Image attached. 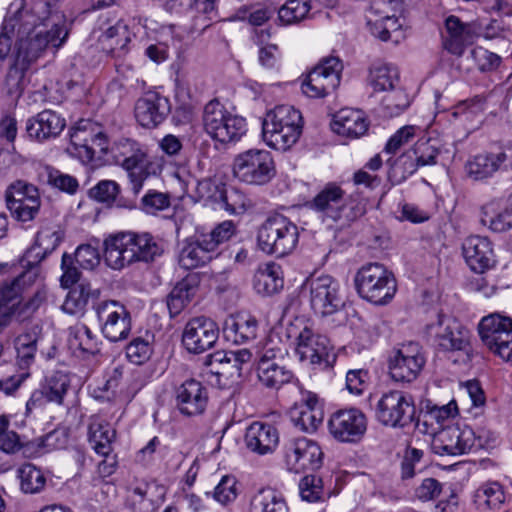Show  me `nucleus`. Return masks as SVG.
<instances>
[{
    "mask_svg": "<svg viewBox=\"0 0 512 512\" xmlns=\"http://www.w3.org/2000/svg\"><path fill=\"white\" fill-rule=\"evenodd\" d=\"M153 352L149 337H136L126 346L127 359L136 365L147 362Z\"/></svg>",
    "mask_w": 512,
    "mask_h": 512,
    "instance_id": "4d7b16f0",
    "label": "nucleus"
},
{
    "mask_svg": "<svg viewBox=\"0 0 512 512\" xmlns=\"http://www.w3.org/2000/svg\"><path fill=\"white\" fill-rule=\"evenodd\" d=\"M244 443L252 453L258 455L270 454L278 446L279 433L273 425L256 421L247 427Z\"/></svg>",
    "mask_w": 512,
    "mask_h": 512,
    "instance_id": "473e14b6",
    "label": "nucleus"
},
{
    "mask_svg": "<svg viewBox=\"0 0 512 512\" xmlns=\"http://www.w3.org/2000/svg\"><path fill=\"white\" fill-rule=\"evenodd\" d=\"M284 285L281 267L268 263L260 268L254 276V288L258 294L270 296L279 292Z\"/></svg>",
    "mask_w": 512,
    "mask_h": 512,
    "instance_id": "37998d69",
    "label": "nucleus"
},
{
    "mask_svg": "<svg viewBox=\"0 0 512 512\" xmlns=\"http://www.w3.org/2000/svg\"><path fill=\"white\" fill-rule=\"evenodd\" d=\"M176 406L187 416L204 412L208 402V392L200 381L189 379L176 388Z\"/></svg>",
    "mask_w": 512,
    "mask_h": 512,
    "instance_id": "c756f323",
    "label": "nucleus"
},
{
    "mask_svg": "<svg viewBox=\"0 0 512 512\" xmlns=\"http://www.w3.org/2000/svg\"><path fill=\"white\" fill-rule=\"evenodd\" d=\"M106 264L120 270L135 262H150L163 253L159 241L148 232H121L104 241Z\"/></svg>",
    "mask_w": 512,
    "mask_h": 512,
    "instance_id": "f03ea898",
    "label": "nucleus"
},
{
    "mask_svg": "<svg viewBox=\"0 0 512 512\" xmlns=\"http://www.w3.org/2000/svg\"><path fill=\"white\" fill-rule=\"evenodd\" d=\"M303 288L309 291L310 305L316 314L332 315L344 306L340 284L330 275L310 277Z\"/></svg>",
    "mask_w": 512,
    "mask_h": 512,
    "instance_id": "9b49d317",
    "label": "nucleus"
},
{
    "mask_svg": "<svg viewBox=\"0 0 512 512\" xmlns=\"http://www.w3.org/2000/svg\"><path fill=\"white\" fill-rule=\"evenodd\" d=\"M354 285L362 299L375 305L389 303L397 292L394 274L377 262L361 266L354 276Z\"/></svg>",
    "mask_w": 512,
    "mask_h": 512,
    "instance_id": "20e7f679",
    "label": "nucleus"
},
{
    "mask_svg": "<svg viewBox=\"0 0 512 512\" xmlns=\"http://www.w3.org/2000/svg\"><path fill=\"white\" fill-rule=\"evenodd\" d=\"M69 347L82 355H96L101 350L102 341L87 325L76 323L69 328Z\"/></svg>",
    "mask_w": 512,
    "mask_h": 512,
    "instance_id": "ea45409f",
    "label": "nucleus"
},
{
    "mask_svg": "<svg viewBox=\"0 0 512 512\" xmlns=\"http://www.w3.org/2000/svg\"><path fill=\"white\" fill-rule=\"evenodd\" d=\"M342 69L339 58H324L303 81L302 92L310 98L325 97L339 86Z\"/></svg>",
    "mask_w": 512,
    "mask_h": 512,
    "instance_id": "ddd939ff",
    "label": "nucleus"
},
{
    "mask_svg": "<svg viewBox=\"0 0 512 512\" xmlns=\"http://www.w3.org/2000/svg\"><path fill=\"white\" fill-rule=\"evenodd\" d=\"M69 388L70 378L68 374L62 371H55L46 376L39 389L33 391L26 403V407L28 410H32L46 403L62 405Z\"/></svg>",
    "mask_w": 512,
    "mask_h": 512,
    "instance_id": "cd10ccee",
    "label": "nucleus"
},
{
    "mask_svg": "<svg viewBox=\"0 0 512 512\" xmlns=\"http://www.w3.org/2000/svg\"><path fill=\"white\" fill-rule=\"evenodd\" d=\"M196 287L188 279L179 282L167 297V307L172 317L177 316L192 300Z\"/></svg>",
    "mask_w": 512,
    "mask_h": 512,
    "instance_id": "864d4df0",
    "label": "nucleus"
},
{
    "mask_svg": "<svg viewBox=\"0 0 512 512\" xmlns=\"http://www.w3.org/2000/svg\"><path fill=\"white\" fill-rule=\"evenodd\" d=\"M290 417L299 430L306 433L315 432L324 419L323 408L317 395L311 392L303 394L301 402L291 410Z\"/></svg>",
    "mask_w": 512,
    "mask_h": 512,
    "instance_id": "c85d7f7f",
    "label": "nucleus"
},
{
    "mask_svg": "<svg viewBox=\"0 0 512 512\" xmlns=\"http://www.w3.org/2000/svg\"><path fill=\"white\" fill-rule=\"evenodd\" d=\"M485 110V101L482 97L476 96L470 100L459 103L453 110L454 118L463 117L465 120L471 121L475 117L483 114Z\"/></svg>",
    "mask_w": 512,
    "mask_h": 512,
    "instance_id": "0e129e2a",
    "label": "nucleus"
},
{
    "mask_svg": "<svg viewBox=\"0 0 512 512\" xmlns=\"http://www.w3.org/2000/svg\"><path fill=\"white\" fill-rule=\"evenodd\" d=\"M5 197L7 208L17 221H32L41 207L38 188L24 180H17L10 184Z\"/></svg>",
    "mask_w": 512,
    "mask_h": 512,
    "instance_id": "4468645a",
    "label": "nucleus"
},
{
    "mask_svg": "<svg viewBox=\"0 0 512 512\" xmlns=\"http://www.w3.org/2000/svg\"><path fill=\"white\" fill-rule=\"evenodd\" d=\"M154 490L159 492L161 496L164 494V487L154 481H140L131 488L132 494L138 497V502L141 505L139 512H148L154 509Z\"/></svg>",
    "mask_w": 512,
    "mask_h": 512,
    "instance_id": "6e6d98bb",
    "label": "nucleus"
},
{
    "mask_svg": "<svg viewBox=\"0 0 512 512\" xmlns=\"http://www.w3.org/2000/svg\"><path fill=\"white\" fill-rule=\"evenodd\" d=\"M213 244L207 243L202 235L196 239H187L178 255V263L184 269H194L203 266L217 257L212 248Z\"/></svg>",
    "mask_w": 512,
    "mask_h": 512,
    "instance_id": "c9c22d12",
    "label": "nucleus"
},
{
    "mask_svg": "<svg viewBox=\"0 0 512 512\" xmlns=\"http://www.w3.org/2000/svg\"><path fill=\"white\" fill-rule=\"evenodd\" d=\"M232 172L236 179L248 185H265L276 175L275 163L269 151L250 149L235 156Z\"/></svg>",
    "mask_w": 512,
    "mask_h": 512,
    "instance_id": "6e6552de",
    "label": "nucleus"
},
{
    "mask_svg": "<svg viewBox=\"0 0 512 512\" xmlns=\"http://www.w3.org/2000/svg\"><path fill=\"white\" fill-rule=\"evenodd\" d=\"M462 253L475 273H484L495 263L492 243L486 237L469 236L462 244Z\"/></svg>",
    "mask_w": 512,
    "mask_h": 512,
    "instance_id": "7c9ffc66",
    "label": "nucleus"
},
{
    "mask_svg": "<svg viewBox=\"0 0 512 512\" xmlns=\"http://www.w3.org/2000/svg\"><path fill=\"white\" fill-rule=\"evenodd\" d=\"M475 442L476 435L471 427L450 425L434 433L431 449L441 456H458L470 451Z\"/></svg>",
    "mask_w": 512,
    "mask_h": 512,
    "instance_id": "a211bd4d",
    "label": "nucleus"
},
{
    "mask_svg": "<svg viewBox=\"0 0 512 512\" xmlns=\"http://www.w3.org/2000/svg\"><path fill=\"white\" fill-rule=\"evenodd\" d=\"M99 296V291L92 289L88 283H80L72 288L62 305L65 313L75 315L81 313L86 308L90 299H95Z\"/></svg>",
    "mask_w": 512,
    "mask_h": 512,
    "instance_id": "49530a36",
    "label": "nucleus"
},
{
    "mask_svg": "<svg viewBox=\"0 0 512 512\" xmlns=\"http://www.w3.org/2000/svg\"><path fill=\"white\" fill-rule=\"evenodd\" d=\"M368 121L360 110L344 108L338 111L331 123L332 130L338 135L355 139L368 130Z\"/></svg>",
    "mask_w": 512,
    "mask_h": 512,
    "instance_id": "f704fd0d",
    "label": "nucleus"
},
{
    "mask_svg": "<svg viewBox=\"0 0 512 512\" xmlns=\"http://www.w3.org/2000/svg\"><path fill=\"white\" fill-rule=\"evenodd\" d=\"M263 139L275 150L286 151L300 138L302 115L290 105H279L267 112L263 123Z\"/></svg>",
    "mask_w": 512,
    "mask_h": 512,
    "instance_id": "7ed1b4c3",
    "label": "nucleus"
},
{
    "mask_svg": "<svg viewBox=\"0 0 512 512\" xmlns=\"http://www.w3.org/2000/svg\"><path fill=\"white\" fill-rule=\"evenodd\" d=\"M258 322L255 317L238 313L226 318L223 325L224 337L235 344L253 340L257 335Z\"/></svg>",
    "mask_w": 512,
    "mask_h": 512,
    "instance_id": "e433bc0d",
    "label": "nucleus"
},
{
    "mask_svg": "<svg viewBox=\"0 0 512 512\" xmlns=\"http://www.w3.org/2000/svg\"><path fill=\"white\" fill-rule=\"evenodd\" d=\"M207 134L221 144L237 142L246 133V120L230 113L218 100L208 102L203 111Z\"/></svg>",
    "mask_w": 512,
    "mask_h": 512,
    "instance_id": "0eeeda50",
    "label": "nucleus"
},
{
    "mask_svg": "<svg viewBox=\"0 0 512 512\" xmlns=\"http://www.w3.org/2000/svg\"><path fill=\"white\" fill-rule=\"evenodd\" d=\"M377 420L389 427H405L412 423L415 405L412 396L398 390L384 393L376 405Z\"/></svg>",
    "mask_w": 512,
    "mask_h": 512,
    "instance_id": "f8f14e48",
    "label": "nucleus"
},
{
    "mask_svg": "<svg viewBox=\"0 0 512 512\" xmlns=\"http://www.w3.org/2000/svg\"><path fill=\"white\" fill-rule=\"evenodd\" d=\"M219 335L216 323L206 317L191 319L185 326L182 342L186 349L195 354L213 347Z\"/></svg>",
    "mask_w": 512,
    "mask_h": 512,
    "instance_id": "a878e982",
    "label": "nucleus"
},
{
    "mask_svg": "<svg viewBox=\"0 0 512 512\" xmlns=\"http://www.w3.org/2000/svg\"><path fill=\"white\" fill-rule=\"evenodd\" d=\"M35 24V13L25 9L24 0H15L8 8L0 33V62L5 60L11 51L12 38Z\"/></svg>",
    "mask_w": 512,
    "mask_h": 512,
    "instance_id": "b1692460",
    "label": "nucleus"
},
{
    "mask_svg": "<svg viewBox=\"0 0 512 512\" xmlns=\"http://www.w3.org/2000/svg\"><path fill=\"white\" fill-rule=\"evenodd\" d=\"M123 159L121 166L127 171L128 177L133 185L134 193H139L143 182L151 174L153 164L150 162L146 148L135 142L127 140L122 145Z\"/></svg>",
    "mask_w": 512,
    "mask_h": 512,
    "instance_id": "393cba45",
    "label": "nucleus"
},
{
    "mask_svg": "<svg viewBox=\"0 0 512 512\" xmlns=\"http://www.w3.org/2000/svg\"><path fill=\"white\" fill-rule=\"evenodd\" d=\"M283 454L286 468L294 473L316 470L323 462V452L318 443L305 437L286 442Z\"/></svg>",
    "mask_w": 512,
    "mask_h": 512,
    "instance_id": "dca6fc26",
    "label": "nucleus"
},
{
    "mask_svg": "<svg viewBox=\"0 0 512 512\" xmlns=\"http://www.w3.org/2000/svg\"><path fill=\"white\" fill-rule=\"evenodd\" d=\"M299 492L302 500L317 502L323 497L322 479L316 475H306L299 483Z\"/></svg>",
    "mask_w": 512,
    "mask_h": 512,
    "instance_id": "e2e57ef3",
    "label": "nucleus"
},
{
    "mask_svg": "<svg viewBox=\"0 0 512 512\" xmlns=\"http://www.w3.org/2000/svg\"><path fill=\"white\" fill-rule=\"evenodd\" d=\"M398 81L399 72L393 65L380 64L370 70L369 83L375 91H392Z\"/></svg>",
    "mask_w": 512,
    "mask_h": 512,
    "instance_id": "3c124183",
    "label": "nucleus"
},
{
    "mask_svg": "<svg viewBox=\"0 0 512 512\" xmlns=\"http://www.w3.org/2000/svg\"><path fill=\"white\" fill-rule=\"evenodd\" d=\"M507 494L504 486L497 481L481 484L473 495L475 507L480 512L500 510L505 504Z\"/></svg>",
    "mask_w": 512,
    "mask_h": 512,
    "instance_id": "58836bf2",
    "label": "nucleus"
},
{
    "mask_svg": "<svg viewBox=\"0 0 512 512\" xmlns=\"http://www.w3.org/2000/svg\"><path fill=\"white\" fill-rule=\"evenodd\" d=\"M470 56L477 68L482 71H492L499 67L501 58L483 47H475L471 50Z\"/></svg>",
    "mask_w": 512,
    "mask_h": 512,
    "instance_id": "338daca9",
    "label": "nucleus"
},
{
    "mask_svg": "<svg viewBox=\"0 0 512 512\" xmlns=\"http://www.w3.org/2000/svg\"><path fill=\"white\" fill-rule=\"evenodd\" d=\"M257 375L259 381L268 388L278 389L290 382L293 374L281 363L263 362L258 364Z\"/></svg>",
    "mask_w": 512,
    "mask_h": 512,
    "instance_id": "de8ad7c7",
    "label": "nucleus"
},
{
    "mask_svg": "<svg viewBox=\"0 0 512 512\" xmlns=\"http://www.w3.org/2000/svg\"><path fill=\"white\" fill-rule=\"evenodd\" d=\"M65 127V120L52 110H44L27 121L28 135L38 141L58 136Z\"/></svg>",
    "mask_w": 512,
    "mask_h": 512,
    "instance_id": "72a5a7b5",
    "label": "nucleus"
},
{
    "mask_svg": "<svg viewBox=\"0 0 512 512\" xmlns=\"http://www.w3.org/2000/svg\"><path fill=\"white\" fill-rule=\"evenodd\" d=\"M75 261L82 268L92 270L100 263V254L97 248L90 244H82L75 251Z\"/></svg>",
    "mask_w": 512,
    "mask_h": 512,
    "instance_id": "774afa93",
    "label": "nucleus"
},
{
    "mask_svg": "<svg viewBox=\"0 0 512 512\" xmlns=\"http://www.w3.org/2000/svg\"><path fill=\"white\" fill-rule=\"evenodd\" d=\"M20 489L25 494L40 493L46 485V477L40 468L26 463L17 470Z\"/></svg>",
    "mask_w": 512,
    "mask_h": 512,
    "instance_id": "8fccbe9b",
    "label": "nucleus"
},
{
    "mask_svg": "<svg viewBox=\"0 0 512 512\" xmlns=\"http://www.w3.org/2000/svg\"><path fill=\"white\" fill-rule=\"evenodd\" d=\"M414 153L416 154V163H410L408 172L414 173L418 167L435 165L439 155V150L427 142H418Z\"/></svg>",
    "mask_w": 512,
    "mask_h": 512,
    "instance_id": "680f3d73",
    "label": "nucleus"
},
{
    "mask_svg": "<svg viewBox=\"0 0 512 512\" xmlns=\"http://www.w3.org/2000/svg\"><path fill=\"white\" fill-rule=\"evenodd\" d=\"M38 177L42 184H47L69 194H74L79 186L76 178L51 166L42 167Z\"/></svg>",
    "mask_w": 512,
    "mask_h": 512,
    "instance_id": "09e8293b",
    "label": "nucleus"
},
{
    "mask_svg": "<svg viewBox=\"0 0 512 512\" xmlns=\"http://www.w3.org/2000/svg\"><path fill=\"white\" fill-rule=\"evenodd\" d=\"M403 8L401 0H377L372 4L371 9L380 16L371 25V32L382 41L399 43L404 38L402 24L399 22L397 13Z\"/></svg>",
    "mask_w": 512,
    "mask_h": 512,
    "instance_id": "aec40b11",
    "label": "nucleus"
},
{
    "mask_svg": "<svg viewBox=\"0 0 512 512\" xmlns=\"http://www.w3.org/2000/svg\"><path fill=\"white\" fill-rule=\"evenodd\" d=\"M50 15L40 23L39 18L35 16V24L25 33H19L16 27L18 63L29 66L41 57L49 46L58 49L66 41L68 30L63 14L54 12Z\"/></svg>",
    "mask_w": 512,
    "mask_h": 512,
    "instance_id": "f257e3e1",
    "label": "nucleus"
},
{
    "mask_svg": "<svg viewBox=\"0 0 512 512\" xmlns=\"http://www.w3.org/2000/svg\"><path fill=\"white\" fill-rule=\"evenodd\" d=\"M476 35L472 24L462 22L458 17L451 15L445 20L444 48L453 55L461 56L465 48L473 43Z\"/></svg>",
    "mask_w": 512,
    "mask_h": 512,
    "instance_id": "2f4dec72",
    "label": "nucleus"
},
{
    "mask_svg": "<svg viewBox=\"0 0 512 512\" xmlns=\"http://www.w3.org/2000/svg\"><path fill=\"white\" fill-rule=\"evenodd\" d=\"M481 223L494 232L512 228V204L501 207L498 201H490L481 208Z\"/></svg>",
    "mask_w": 512,
    "mask_h": 512,
    "instance_id": "79ce46f5",
    "label": "nucleus"
},
{
    "mask_svg": "<svg viewBox=\"0 0 512 512\" xmlns=\"http://www.w3.org/2000/svg\"><path fill=\"white\" fill-rule=\"evenodd\" d=\"M239 494L238 481L233 475H224L216 485L213 498L222 505L236 500Z\"/></svg>",
    "mask_w": 512,
    "mask_h": 512,
    "instance_id": "bf43d9fd",
    "label": "nucleus"
},
{
    "mask_svg": "<svg viewBox=\"0 0 512 512\" xmlns=\"http://www.w3.org/2000/svg\"><path fill=\"white\" fill-rule=\"evenodd\" d=\"M483 344L505 362H512V319L500 313L484 316L478 324Z\"/></svg>",
    "mask_w": 512,
    "mask_h": 512,
    "instance_id": "1a4fd4ad",
    "label": "nucleus"
},
{
    "mask_svg": "<svg viewBox=\"0 0 512 512\" xmlns=\"http://www.w3.org/2000/svg\"><path fill=\"white\" fill-rule=\"evenodd\" d=\"M293 334L296 338L295 352L301 362L311 365L329 364L331 356H334L330 340L318 333L309 321L303 318L295 319L289 328V335Z\"/></svg>",
    "mask_w": 512,
    "mask_h": 512,
    "instance_id": "423d86ee",
    "label": "nucleus"
},
{
    "mask_svg": "<svg viewBox=\"0 0 512 512\" xmlns=\"http://www.w3.org/2000/svg\"><path fill=\"white\" fill-rule=\"evenodd\" d=\"M99 126L89 120H81L70 132L71 147L84 161L94 158V147L90 145L92 134L96 133Z\"/></svg>",
    "mask_w": 512,
    "mask_h": 512,
    "instance_id": "a19ab883",
    "label": "nucleus"
},
{
    "mask_svg": "<svg viewBox=\"0 0 512 512\" xmlns=\"http://www.w3.org/2000/svg\"><path fill=\"white\" fill-rule=\"evenodd\" d=\"M298 240V227L281 214L269 216L257 230L259 249L276 257L290 254L296 248Z\"/></svg>",
    "mask_w": 512,
    "mask_h": 512,
    "instance_id": "39448f33",
    "label": "nucleus"
},
{
    "mask_svg": "<svg viewBox=\"0 0 512 512\" xmlns=\"http://www.w3.org/2000/svg\"><path fill=\"white\" fill-rule=\"evenodd\" d=\"M410 105L408 95L401 89H393L382 100L385 113L390 116H398Z\"/></svg>",
    "mask_w": 512,
    "mask_h": 512,
    "instance_id": "052dcab7",
    "label": "nucleus"
},
{
    "mask_svg": "<svg viewBox=\"0 0 512 512\" xmlns=\"http://www.w3.org/2000/svg\"><path fill=\"white\" fill-rule=\"evenodd\" d=\"M311 9L309 0H288L278 11V19L284 25L304 20Z\"/></svg>",
    "mask_w": 512,
    "mask_h": 512,
    "instance_id": "5fc2aeb1",
    "label": "nucleus"
},
{
    "mask_svg": "<svg viewBox=\"0 0 512 512\" xmlns=\"http://www.w3.org/2000/svg\"><path fill=\"white\" fill-rule=\"evenodd\" d=\"M102 334L110 341L126 339L131 331V317L126 307L115 300H105L94 306Z\"/></svg>",
    "mask_w": 512,
    "mask_h": 512,
    "instance_id": "2eb2a0df",
    "label": "nucleus"
},
{
    "mask_svg": "<svg viewBox=\"0 0 512 512\" xmlns=\"http://www.w3.org/2000/svg\"><path fill=\"white\" fill-rule=\"evenodd\" d=\"M310 208L320 214L322 221L353 220L356 215L347 212L345 192L335 183L327 184L312 200Z\"/></svg>",
    "mask_w": 512,
    "mask_h": 512,
    "instance_id": "412c9836",
    "label": "nucleus"
},
{
    "mask_svg": "<svg viewBox=\"0 0 512 512\" xmlns=\"http://www.w3.org/2000/svg\"><path fill=\"white\" fill-rule=\"evenodd\" d=\"M249 512H288V507L278 491L261 488L251 497Z\"/></svg>",
    "mask_w": 512,
    "mask_h": 512,
    "instance_id": "c03bdc74",
    "label": "nucleus"
},
{
    "mask_svg": "<svg viewBox=\"0 0 512 512\" xmlns=\"http://www.w3.org/2000/svg\"><path fill=\"white\" fill-rule=\"evenodd\" d=\"M235 233V225L232 221L226 220L217 225L210 233L203 234L202 237L207 243L213 244L214 253L218 256V246L229 240Z\"/></svg>",
    "mask_w": 512,
    "mask_h": 512,
    "instance_id": "69168bd1",
    "label": "nucleus"
},
{
    "mask_svg": "<svg viewBox=\"0 0 512 512\" xmlns=\"http://www.w3.org/2000/svg\"><path fill=\"white\" fill-rule=\"evenodd\" d=\"M39 273V267L32 265L11 281L4 282L0 287V309L20 319L23 316L22 293L36 282Z\"/></svg>",
    "mask_w": 512,
    "mask_h": 512,
    "instance_id": "4be33fe9",
    "label": "nucleus"
},
{
    "mask_svg": "<svg viewBox=\"0 0 512 512\" xmlns=\"http://www.w3.org/2000/svg\"><path fill=\"white\" fill-rule=\"evenodd\" d=\"M220 208L225 209L230 214H243L250 209L252 201L240 190L230 187L219 191Z\"/></svg>",
    "mask_w": 512,
    "mask_h": 512,
    "instance_id": "603ef678",
    "label": "nucleus"
},
{
    "mask_svg": "<svg viewBox=\"0 0 512 512\" xmlns=\"http://www.w3.org/2000/svg\"><path fill=\"white\" fill-rule=\"evenodd\" d=\"M465 169L468 177L475 181H484L497 173L509 172L512 170V142L477 154L467 161Z\"/></svg>",
    "mask_w": 512,
    "mask_h": 512,
    "instance_id": "9d476101",
    "label": "nucleus"
},
{
    "mask_svg": "<svg viewBox=\"0 0 512 512\" xmlns=\"http://www.w3.org/2000/svg\"><path fill=\"white\" fill-rule=\"evenodd\" d=\"M28 67L17 61L15 65L10 67L5 78V90L10 97L18 99L23 93L26 85L25 70Z\"/></svg>",
    "mask_w": 512,
    "mask_h": 512,
    "instance_id": "13d9d810",
    "label": "nucleus"
},
{
    "mask_svg": "<svg viewBox=\"0 0 512 512\" xmlns=\"http://www.w3.org/2000/svg\"><path fill=\"white\" fill-rule=\"evenodd\" d=\"M116 438V431L110 423L100 416L91 417L88 427V439L95 452L101 456L112 453V444Z\"/></svg>",
    "mask_w": 512,
    "mask_h": 512,
    "instance_id": "4c0bfd02",
    "label": "nucleus"
},
{
    "mask_svg": "<svg viewBox=\"0 0 512 512\" xmlns=\"http://www.w3.org/2000/svg\"><path fill=\"white\" fill-rule=\"evenodd\" d=\"M434 334L437 345L444 351H464L469 346V332L458 321L444 314L437 315L436 322L427 325Z\"/></svg>",
    "mask_w": 512,
    "mask_h": 512,
    "instance_id": "5701e85b",
    "label": "nucleus"
},
{
    "mask_svg": "<svg viewBox=\"0 0 512 512\" xmlns=\"http://www.w3.org/2000/svg\"><path fill=\"white\" fill-rule=\"evenodd\" d=\"M38 339L39 331L37 327L31 328L15 338L17 364L21 369H27L34 363Z\"/></svg>",
    "mask_w": 512,
    "mask_h": 512,
    "instance_id": "a18cd8bd",
    "label": "nucleus"
},
{
    "mask_svg": "<svg viewBox=\"0 0 512 512\" xmlns=\"http://www.w3.org/2000/svg\"><path fill=\"white\" fill-rule=\"evenodd\" d=\"M425 358L418 343L409 342L393 350L389 357V373L396 382H412L421 372Z\"/></svg>",
    "mask_w": 512,
    "mask_h": 512,
    "instance_id": "f3484780",
    "label": "nucleus"
},
{
    "mask_svg": "<svg viewBox=\"0 0 512 512\" xmlns=\"http://www.w3.org/2000/svg\"><path fill=\"white\" fill-rule=\"evenodd\" d=\"M367 425L365 414L357 408L338 410L328 420L330 434L343 443L360 441L367 431Z\"/></svg>",
    "mask_w": 512,
    "mask_h": 512,
    "instance_id": "6ab92c4d",
    "label": "nucleus"
},
{
    "mask_svg": "<svg viewBox=\"0 0 512 512\" xmlns=\"http://www.w3.org/2000/svg\"><path fill=\"white\" fill-rule=\"evenodd\" d=\"M170 113L167 97L156 91H147L139 97L134 106L136 121L145 128H155Z\"/></svg>",
    "mask_w": 512,
    "mask_h": 512,
    "instance_id": "bb28decb",
    "label": "nucleus"
}]
</instances>
